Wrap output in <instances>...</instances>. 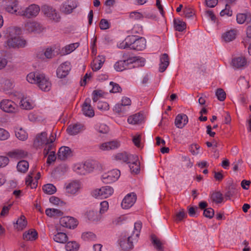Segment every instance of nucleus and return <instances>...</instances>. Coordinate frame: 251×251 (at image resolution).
I'll return each instance as SVG.
<instances>
[{"instance_id": "f257e3e1", "label": "nucleus", "mask_w": 251, "mask_h": 251, "mask_svg": "<svg viewBox=\"0 0 251 251\" xmlns=\"http://www.w3.org/2000/svg\"><path fill=\"white\" fill-rule=\"evenodd\" d=\"M141 228V222H136L134 224V231L131 234L121 236L119 244L123 251H129L133 248V243L137 242Z\"/></svg>"}, {"instance_id": "f03ea898", "label": "nucleus", "mask_w": 251, "mask_h": 251, "mask_svg": "<svg viewBox=\"0 0 251 251\" xmlns=\"http://www.w3.org/2000/svg\"><path fill=\"white\" fill-rule=\"evenodd\" d=\"M9 38L5 43V46L8 49H19L25 48L26 41L20 35L21 29L18 27H12L8 29Z\"/></svg>"}, {"instance_id": "7ed1b4c3", "label": "nucleus", "mask_w": 251, "mask_h": 251, "mask_svg": "<svg viewBox=\"0 0 251 251\" xmlns=\"http://www.w3.org/2000/svg\"><path fill=\"white\" fill-rule=\"evenodd\" d=\"M26 80L30 83L37 84L39 88L45 92L49 91L51 87V82L44 74L31 72L27 75Z\"/></svg>"}, {"instance_id": "20e7f679", "label": "nucleus", "mask_w": 251, "mask_h": 251, "mask_svg": "<svg viewBox=\"0 0 251 251\" xmlns=\"http://www.w3.org/2000/svg\"><path fill=\"white\" fill-rule=\"evenodd\" d=\"M55 139V137L52 135H50L48 138L47 132L44 131L36 135L34 140L33 145L35 147L39 148L47 143H53Z\"/></svg>"}, {"instance_id": "39448f33", "label": "nucleus", "mask_w": 251, "mask_h": 251, "mask_svg": "<svg viewBox=\"0 0 251 251\" xmlns=\"http://www.w3.org/2000/svg\"><path fill=\"white\" fill-rule=\"evenodd\" d=\"M41 10L44 14L50 20L55 22L59 21L60 19L59 13L52 6L44 4L42 6Z\"/></svg>"}, {"instance_id": "423d86ee", "label": "nucleus", "mask_w": 251, "mask_h": 251, "mask_svg": "<svg viewBox=\"0 0 251 251\" xmlns=\"http://www.w3.org/2000/svg\"><path fill=\"white\" fill-rule=\"evenodd\" d=\"M0 108L3 111L9 113H15L18 111L19 108L14 101L4 99L0 102Z\"/></svg>"}, {"instance_id": "0eeeda50", "label": "nucleus", "mask_w": 251, "mask_h": 251, "mask_svg": "<svg viewBox=\"0 0 251 251\" xmlns=\"http://www.w3.org/2000/svg\"><path fill=\"white\" fill-rule=\"evenodd\" d=\"M114 190L109 186H105L100 189H97L93 191V196L96 198L100 197L101 199H106L112 195Z\"/></svg>"}, {"instance_id": "6e6552de", "label": "nucleus", "mask_w": 251, "mask_h": 251, "mask_svg": "<svg viewBox=\"0 0 251 251\" xmlns=\"http://www.w3.org/2000/svg\"><path fill=\"white\" fill-rule=\"evenodd\" d=\"M120 174L119 170L114 169L103 174L101 176V180L105 183H111L117 180Z\"/></svg>"}, {"instance_id": "1a4fd4ad", "label": "nucleus", "mask_w": 251, "mask_h": 251, "mask_svg": "<svg viewBox=\"0 0 251 251\" xmlns=\"http://www.w3.org/2000/svg\"><path fill=\"white\" fill-rule=\"evenodd\" d=\"M24 29L28 33L37 34L42 32L44 30V28L38 22L29 21L25 24Z\"/></svg>"}, {"instance_id": "9d476101", "label": "nucleus", "mask_w": 251, "mask_h": 251, "mask_svg": "<svg viewBox=\"0 0 251 251\" xmlns=\"http://www.w3.org/2000/svg\"><path fill=\"white\" fill-rule=\"evenodd\" d=\"M82 188V185L79 180H73L65 186L66 193L72 195H76Z\"/></svg>"}, {"instance_id": "9b49d317", "label": "nucleus", "mask_w": 251, "mask_h": 251, "mask_svg": "<svg viewBox=\"0 0 251 251\" xmlns=\"http://www.w3.org/2000/svg\"><path fill=\"white\" fill-rule=\"evenodd\" d=\"M40 9L38 5L31 4L25 10H22L21 15L27 18L35 17L37 16Z\"/></svg>"}, {"instance_id": "f8f14e48", "label": "nucleus", "mask_w": 251, "mask_h": 251, "mask_svg": "<svg viewBox=\"0 0 251 251\" xmlns=\"http://www.w3.org/2000/svg\"><path fill=\"white\" fill-rule=\"evenodd\" d=\"M71 70L70 62L68 61L62 63L56 70V75L58 78H63L69 74Z\"/></svg>"}, {"instance_id": "ddd939ff", "label": "nucleus", "mask_w": 251, "mask_h": 251, "mask_svg": "<svg viewBox=\"0 0 251 251\" xmlns=\"http://www.w3.org/2000/svg\"><path fill=\"white\" fill-rule=\"evenodd\" d=\"M136 201V195L134 193L126 195L123 200L121 206L124 209H129L132 207Z\"/></svg>"}, {"instance_id": "4468645a", "label": "nucleus", "mask_w": 251, "mask_h": 251, "mask_svg": "<svg viewBox=\"0 0 251 251\" xmlns=\"http://www.w3.org/2000/svg\"><path fill=\"white\" fill-rule=\"evenodd\" d=\"M120 142L118 140H112L109 142H105L100 144L99 149L103 151H108L110 150H116L120 147Z\"/></svg>"}, {"instance_id": "2eb2a0df", "label": "nucleus", "mask_w": 251, "mask_h": 251, "mask_svg": "<svg viewBox=\"0 0 251 251\" xmlns=\"http://www.w3.org/2000/svg\"><path fill=\"white\" fill-rule=\"evenodd\" d=\"M59 223L61 226L69 228H74L77 225L76 220L73 217L69 216L61 218Z\"/></svg>"}, {"instance_id": "dca6fc26", "label": "nucleus", "mask_w": 251, "mask_h": 251, "mask_svg": "<svg viewBox=\"0 0 251 251\" xmlns=\"http://www.w3.org/2000/svg\"><path fill=\"white\" fill-rule=\"evenodd\" d=\"M90 103V99L87 98L82 105V111L83 114L86 116L93 117L95 115V113Z\"/></svg>"}, {"instance_id": "f3484780", "label": "nucleus", "mask_w": 251, "mask_h": 251, "mask_svg": "<svg viewBox=\"0 0 251 251\" xmlns=\"http://www.w3.org/2000/svg\"><path fill=\"white\" fill-rule=\"evenodd\" d=\"M84 129L85 127L83 125L77 123L69 125L67 129V131L69 134L75 135Z\"/></svg>"}, {"instance_id": "a211bd4d", "label": "nucleus", "mask_w": 251, "mask_h": 251, "mask_svg": "<svg viewBox=\"0 0 251 251\" xmlns=\"http://www.w3.org/2000/svg\"><path fill=\"white\" fill-rule=\"evenodd\" d=\"M72 155V151L68 147H61L57 153V158L61 160H65Z\"/></svg>"}, {"instance_id": "6ab92c4d", "label": "nucleus", "mask_w": 251, "mask_h": 251, "mask_svg": "<svg viewBox=\"0 0 251 251\" xmlns=\"http://www.w3.org/2000/svg\"><path fill=\"white\" fill-rule=\"evenodd\" d=\"M188 118L186 114H179L175 119V126L179 128H183L188 123Z\"/></svg>"}, {"instance_id": "aec40b11", "label": "nucleus", "mask_w": 251, "mask_h": 251, "mask_svg": "<svg viewBox=\"0 0 251 251\" xmlns=\"http://www.w3.org/2000/svg\"><path fill=\"white\" fill-rule=\"evenodd\" d=\"M105 62V57L102 55H99L94 59L91 63V67L94 71L99 70Z\"/></svg>"}, {"instance_id": "412c9836", "label": "nucleus", "mask_w": 251, "mask_h": 251, "mask_svg": "<svg viewBox=\"0 0 251 251\" xmlns=\"http://www.w3.org/2000/svg\"><path fill=\"white\" fill-rule=\"evenodd\" d=\"M18 2L17 0H8L5 6L6 10L10 13H15L18 9Z\"/></svg>"}, {"instance_id": "4be33fe9", "label": "nucleus", "mask_w": 251, "mask_h": 251, "mask_svg": "<svg viewBox=\"0 0 251 251\" xmlns=\"http://www.w3.org/2000/svg\"><path fill=\"white\" fill-rule=\"evenodd\" d=\"M146 40L143 37H139L137 38L136 42L133 44V47H131V49L142 50L146 48Z\"/></svg>"}, {"instance_id": "5701e85b", "label": "nucleus", "mask_w": 251, "mask_h": 251, "mask_svg": "<svg viewBox=\"0 0 251 251\" xmlns=\"http://www.w3.org/2000/svg\"><path fill=\"white\" fill-rule=\"evenodd\" d=\"M137 38L135 36L131 35L128 36L125 39V43H122L120 44L119 48L125 49L126 48H129L131 49V47H133V44L136 42Z\"/></svg>"}, {"instance_id": "b1692460", "label": "nucleus", "mask_w": 251, "mask_h": 251, "mask_svg": "<svg viewBox=\"0 0 251 251\" xmlns=\"http://www.w3.org/2000/svg\"><path fill=\"white\" fill-rule=\"evenodd\" d=\"M237 30L231 29L226 31L222 35L223 40L226 42H229L233 41L236 38Z\"/></svg>"}, {"instance_id": "393cba45", "label": "nucleus", "mask_w": 251, "mask_h": 251, "mask_svg": "<svg viewBox=\"0 0 251 251\" xmlns=\"http://www.w3.org/2000/svg\"><path fill=\"white\" fill-rule=\"evenodd\" d=\"M160 63L159 64V71L160 72H164L169 64V59L168 55L167 53H164L160 57Z\"/></svg>"}, {"instance_id": "a878e982", "label": "nucleus", "mask_w": 251, "mask_h": 251, "mask_svg": "<svg viewBox=\"0 0 251 251\" xmlns=\"http://www.w3.org/2000/svg\"><path fill=\"white\" fill-rule=\"evenodd\" d=\"M76 6V3L73 1H68L63 5L62 11L65 14H70Z\"/></svg>"}, {"instance_id": "bb28decb", "label": "nucleus", "mask_w": 251, "mask_h": 251, "mask_svg": "<svg viewBox=\"0 0 251 251\" xmlns=\"http://www.w3.org/2000/svg\"><path fill=\"white\" fill-rule=\"evenodd\" d=\"M8 155L15 159H21L27 155V152L22 150H15L8 153Z\"/></svg>"}, {"instance_id": "cd10ccee", "label": "nucleus", "mask_w": 251, "mask_h": 251, "mask_svg": "<svg viewBox=\"0 0 251 251\" xmlns=\"http://www.w3.org/2000/svg\"><path fill=\"white\" fill-rule=\"evenodd\" d=\"M143 120V115L142 114L137 113L129 116L127 119V122L130 124H139Z\"/></svg>"}, {"instance_id": "c85d7f7f", "label": "nucleus", "mask_w": 251, "mask_h": 251, "mask_svg": "<svg viewBox=\"0 0 251 251\" xmlns=\"http://www.w3.org/2000/svg\"><path fill=\"white\" fill-rule=\"evenodd\" d=\"M53 239L56 242L64 244L68 241V238L65 233L58 231L54 235Z\"/></svg>"}, {"instance_id": "c756f323", "label": "nucleus", "mask_w": 251, "mask_h": 251, "mask_svg": "<svg viewBox=\"0 0 251 251\" xmlns=\"http://www.w3.org/2000/svg\"><path fill=\"white\" fill-rule=\"evenodd\" d=\"M246 59L244 57H237L233 58L232 60V64L236 68H240L246 65Z\"/></svg>"}, {"instance_id": "7c9ffc66", "label": "nucleus", "mask_w": 251, "mask_h": 251, "mask_svg": "<svg viewBox=\"0 0 251 251\" xmlns=\"http://www.w3.org/2000/svg\"><path fill=\"white\" fill-rule=\"evenodd\" d=\"M128 60H129V64H132V67L134 68L143 67L145 64V59L140 57H134L133 58L129 59Z\"/></svg>"}, {"instance_id": "2f4dec72", "label": "nucleus", "mask_w": 251, "mask_h": 251, "mask_svg": "<svg viewBox=\"0 0 251 251\" xmlns=\"http://www.w3.org/2000/svg\"><path fill=\"white\" fill-rule=\"evenodd\" d=\"M21 107L26 110H30L34 107V102L27 98H23L20 101Z\"/></svg>"}, {"instance_id": "473e14b6", "label": "nucleus", "mask_w": 251, "mask_h": 251, "mask_svg": "<svg viewBox=\"0 0 251 251\" xmlns=\"http://www.w3.org/2000/svg\"><path fill=\"white\" fill-rule=\"evenodd\" d=\"M128 59L126 60H120L116 62L114 64V67L116 71L121 72L126 70L129 64Z\"/></svg>"}, {"instance_id": "72a5a7b5", "label": "nucleus", "mask_w": 251, "mask_h": 251, "mask_svg": "<svg viewBox=\"0 0 251 251\" xmlns=\"http://www.w3.org/2000/svg\"><path fill=\"white\" fill-rule=\"evenodd\" d=\"M224 200L223 194L219 191L213 192L210 195V200L216 203H221Z\"/></svg>"}, {"instance_id": "f704fd0d", "label": "nucleus", "mask_w": 251, "mask_h": 251, "mask_svg": "<svg viewBox=\"0 0 251 251\" xmlns=\"http://www.w3.org/2000/svg\"><path fill=\"white\" fill-rule=\"evenodd\" d=\"M37 237V232L34 229H30L25 232L23 234V238L26 241H33Z\"/></svg>"}, {"instance_id": "c9c22d12", "label": "nucleus", "mask_w": 251, "mask_h": 251, "mask_svg": "<svg viewBox=\"0 0 251 251\" xmlns=\"http://www.w3.org/2000/svg\"><path fill=\"white\" fill-rule=\"evenodd\" d=\"M79 46L78 43L71 44L63 48L61 52L63 55L68 54L75 50Z\"/></svg>"}, {"instance_id": "e433bc0d", "label": "nucleus", "mask_w": 251, "mask_h": 251, "mask_svg": "<svg viewBox=\"0 0 251 251\" xmlns=\"http://www.w3.org/2000/svg\"><path fill=\"white\" fill-rule=\"evenodd\" d=\"M151 240L152 244L154 246V248L158 251H163L164 247L163 246L162 242L158 239L156 236L154 235L151 236Z\"/></svg>"}, {"instance_id": "4c0bfd02", "label": "nucleus", "mask_w": 251, "mask_h": 251, "mask_svg": "<svg viewBox=\"0 0 251 251\" xmlns=\"http://www.w3.org/2000/svg\"><path fill=\"white\" fill-rule=\"evenodd\" d=\"M86 216L87 218L92 221H98L101 219V216L100 214L98 213L97 211L91 210L87 212Z\"/></svg>"}, {"instance_id": "58836bf2", "label": "nucleus", "mask_w": 251, "mask_h": 251, "mask_svg": "<svg viewBox=\"0 0 251 251\" xmlns=\"http://www.w3.org/2000/svg\"><path fill=\"white\" fill-rule=\"evenodd\" d=\"M114 158L117 161L129 163L128 162L129 156L126 152L117 153L114 155Z\"/></svg>"}, {"instance_id": "ea45409f", "label": "nucleus", "mask_w": 251, "mask_h": 251, "mask_svg": "<svg viewBox=\"0 0 251 251\" xmlns=\"http://www.w3.org/2000/svg\"><path fill=\"white\" fill-rule=\"evenodd\" d=\"M45 212L46 214L50 217L61 216L63 214L61 210L55 208H48L46 210Z\"/></svg>"}, {"instance_id": "a19ab883", "label": "nucleus", "mask_w": 251, "mask_h": 251, "mask_svg": "<svg viewBox=\"0 0 251 251\" xmlns=\"http://www.w3.org/2000/svg\"><path fill=\"white\" fill-rule=\"evenodd\" d=\"M174 24L176 30L178 31H182L186 27L185 23L179 19H174Z\"/></svg>"}, {"instance_id": "79ce46f5", "label": "nucleus", "mask_w": 251, "mask_h": 251, "mask_svg": "<svg viewBox=\"0 0 251 251\" xmlns=\"http://www.w3.org/2000/svg\"><path fill=\"white\" fill-rule=\"evenodd\" d=\"M29 167L28 162L25 160H21L17 164L18 171L21 173H25Z\"/></svg>"}, {"instance_id": "37998d69", "label": "nucleus", "mask_w": 251, "mask_h": 251, "mask_svg": "<svg viewBox=\"0 0 251 251\" xmlns=\"http://www.w3.org/2000/svg\"><path fill=\"white\" fill-rule=\"evenodd\" d=\"M13 87V84L12 81L9 79H3L1 82V89L3 91L7 93L11 90Z\"/></svg>"}, {"instance_id": "c03bdc74", "label": "nucleus", "mask_w": 251, "mask_h": 251, "mask_svg": "<svg viewBox=\"0 0 251 251\" xmlns=\"http://www.w3.org/2000/svg\"><path fill=\"white\" fill-rule=\"evenodd\" d=\"M43 190L47 194L52 195L56 192V188L52 184H47L43 186Z\"/></svg>"}, {"instance_id": "a18cd8bd", "label": "nucleus", "mask_w": 251, "mask_h": 251, "mask_svg": "<svg viewBox=\"0 0 251 251\" xmlns=\"http://www.w3.org/2000/svg\"><path fill=\"white\" fill-rule=\"evenodd\" d=\"M34 174V171H32V172L30 171L28 175L27 176L25 183L26 184L27 186H30L31 188H35L36 186H37V182L35 181L34 182H32L33 179H32V176Z\"/></svg>"}, {"instance_id": "49530a36", "label": "nucleus", "mask_w": 251, "mask_h": 251, "mask_svg": "<svg viewBox=\"0 0 251 251\" xmlns=\"http://www.w3.org/2000/svg\"><path fill=\"white\" fill-rule=\"evenodd\" d=\"M15 135L19 140L24 141L27 138V134L25 131L22 128H17L15 130Z\"/></svg>"}, {"instance_id": "de8ad7c7", "label": "nucleus", "mask_w": 251, "mask_h": 251, "mask_svg": "<svg viewBox=\"0 0 251 251\" xmlns=\"http://www.w3.org/2000/svg\"><path fill=\"white\" fill-rule=\"evenodd\" d=\"M16 228L19 230H23L26 226L27 222L25 221V218L24 216H21L16 222Z\"/></svg>"}, {"instance_id": "09e8293b", "label": "nucleus", "mask_w": 251, "mask_h": 251, "mask_svg": "<svg viewBox=\"0 0 251 251\" xmlns=\"http://www.w3.org/2000/svg\"><path fill=\"white\" fill-rule=\"evenodd\" d=\"M73 170L76 173L79 175H86V170H85L84 164L82 163L75 164L73 167Z\"/></svg>"}, {"instance_id": "8fccbe9b", "label": "nucleus", "mask_w": 251, "mask_h": 251, "mask_svg": "<svg viewBox=\"0 0 251 251\" xmlns=\"http://www.w3.org/2000/svg\"><path fill=\"white\" fill-rule=\"evenodd\" d=\"M95 128L100 134H106L109 131V127L103 124L96 125Z\"/></svg>"}, {"instance_id": "3c124183", "label": "nucleus", "mask_w": 251, "mask_h": 251, "mask_svg": "<svg viewBox=\"0 0 251 251\" xmlns=\"http://www.w3.org/2000/svg\"><path fill=\"white\" fill-rule=\"evenodd\" d=\"M65 248L67 251H77L79 248V245L75 242H68Z\"/></svg>"}, {"instance_id": "603ef678", "label": "nucleus", "mask_w": 251, "mask_h": 251, "mask_svg": "<svg viewBox=\"0 0 251 251\" xmlns=\"http://www.w3.org/2000/svg\"><path fill=\"white\" fill-rule=\"evenodd\" d=\"M131 173L137 174L140 171V163L139 162L135 161L129 165Z\"/></svg>"}, {"instance_id": "864d4df0", "label": "nucleus", "mask_w": 251, "mask_h": 251, "mask_svg": "<svg viewBox=\"0 0 251 251\" xmlns=\"http://www.w3.org/2000/svg\"><path fill=\"white\" fill-rule=\"evenodd\" d=\"M186 216L187 215L184 209H181L179 211L176 212L175 220L176 222H178L185 218Z\"/></svg>"}, {"instance_id": "5fc2aeb1", "label": "nucleus", "mask_w": 251, "mask_h": 251, "mask_svg": "<svg viewBox=\"0 0 251 251\" xmlns=\"http://www.w3.org/2000/svg\"><path fill=\"white\" fill-rule=\"evenodd\" d=\"M216 96L220 101H223L226 99V93L222 88L218 89L216 91Z\"/></svg>"}, {"instance_id": "6e6d98bb", "label": "nucleus", "mask_w": 251, "mask_h": 251, "mask_svg": "<svg viewBox=\"0 0 251 251\" xmlns=\"http://www.w3.org/2000/svg\"><path fill=\"white\" fill-rule=\"evenodd\" d=\"M82 238L84 240H93L96 238V235L93 232H86L82 234Z\"/></svg>"}, {"instance_id": "4d7b16f0", "label": "nucleus", "mask_w": 251, "mask_h": 251, "mask_svg": "<svg viewBox=\"0 0 251 251\" xmlns=\"http://www.w3.org/2000/svg\"><path fill=\"white\" fill-rule=\"evenodd\" d=\"M109 208L108 202L107 201H103L100 203V208L99 213L101 215V214L104 213L105 212L107 211Z\"/></svg>"}, {"instance_id": "13d9d810", "label": "nucleus", "mask_w": 251, "mask_h": 251, "mask_svg": "<svg viewBox=\"0 0 251 251\" xmlns=\"http://www.w3.org/2000/svg\"><path fill=\"white\" fill-rule=\"evenodd\" d=\"M126 106L123 104L117 103L115 105L114 110L115 112L118 113H124L126 110Z\"/></svg>"}, {"instance_id": "bf43d9fd", "label": "nucleus", "mask_w": 251, "mask_h": 251, "mask_svg": "<svg viewBox=\"0 0 251 251\" xmlns=\"http://www.w3.org/2000/svg\"><path fill=\"white\" fill-rule=\"evenodd\" d=\"M45 148L44 150L43 153L44 155L47 156L49 153L51 152V151H53V145L52 143H47V144H45Z\"/></svg>"}, {"instance_id": "052dcab7", "label": "nucleus", "mask_w": 251, "mask_h": 251, "mask_svg": "<svg viewBox=\"0 0 251 251\" xmlns=\"http://www.w3.org/2000/svg\"><path fill=\"white\" fill-rule=\"evenodd\" d=\"M49 201L50 202L55 205H62L64 204V202L59 198L54 196L50 197Z\"/></svg>"}, {"instance_id": "680f3d73", "label": "nucleus", "mask_w": 251, "mask_h": 251, "mask_svg": "<svg viewBox=\"0 0 251 251\" xmlns=\"http://www.w3.org/2000/svg\"><path fill=\"white\" fill-rule=\"evenodd\" d=\"M9 137V132L4 129L0 127V141L6 140Z\"/></svg>"}, {"instance_id": "e2e57ef3", "label": "nucleus", "mask_w": 251, "mask_h": 251, "mask_svg": "<svg viewBox=\"0 0 251 251\" xmlns=\"http://www.w3.org/2000/svg\"><path fill=\"white\" fill-rule=\"evenodd\" d=\"M110 85L112 87V88L110 90V92L115 93L120 92L122 91V88L118 84L110 82Z\"/></svg>"}, {"instance_id": "0e129e2a", "label": "nucleus", "mask_w": 251, "mask_h": 251, "mask_svg": "<svg viewBox=\"0 0 251 251\" xmlns=\"http://www.w3.org/2000/svg\"><path fill=\"white\" fill-rule=\"evenodd\" d=\"M100 27L102 30L107 29L110 27V24L107 20L102 19L100 23Z\"/></svg>"}, {"instance_id": "69168bd1", "label": "nucleus", "mask_w": 251, "mask_h": 251, "mask_svg": "<svg viewBox=\"0 0 251 251\" xmlns=\"http://www.w3.org/2000/svg\"><path fill=\"white\" fill-rule=\"evenodd\" d=\"M214 215V211L211 208H206L204 210L203 215L209 219L212 218Z\"/></svg>"}, {"instance_id": "338daca9", "label": "nucleus", "mask_w": 251, "mask_h": 251, "mask_svg": "<svg viewBox=\"0 0 251 251\" xmlns=\"http://www.w3.org/2000/svg\"><path fill=\"white\" fill-rule=\"evenodd\" d=\"M232 14V11L230 9V6L226 4L225 9L222 10L220 12V15L223 16L225 15L228 16H231Z\"/></svg>"}, {"instance_id": "774afa93", "label": "nucleus", "mask_w": 251, "mask_h": 251, "mask_svg": "<svg viewBox=\"0 0 251 251\" xmlns=\"http://www.w3.org/2000/svg\"><path fill=\"white\" fill-rule=\"evenodd\" d=\"M247 18V15L245 14H238L237 15L236 20L238 23L243 24Z\"/></svg>"}]
</instances>
